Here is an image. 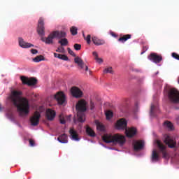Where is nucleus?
Wrapping results in <instances>:
<instances>
[{
	"label": "nucleus",
	"instance_id": "obj_1",
	"mask_svg": "<svg viewBox=\"0 0 179 179\" xmlns=\"http://www.w3.org/2000/svg\"><path fill=\"white\" fill-rule=\"evenodd\" d=\"M23 93L22 91L14 90L11 92L10 96V101L17 108V110L22 117L23 115H27L30 113V104L29 100L26 98H22Z\"/></svg>",
	"mask_w": 179,
	"mask_h": 179
},
{
	"label": "nucleus",
	"instance_id": "obj_2",
	"mask_svg": "<svg viewBox=\"0 0 179 179\" xmlns=\"http://www.w3.org/2000/svg\"><path fill=\"white\" fill-rule=\"evenodd\" d=\"M128 122L124 118H121L117 121L116 129L124 131L125 130L126 136L127 138H134L136 135V129L135 127H131L127 129Z\"/></svg>",
	"mask_w": 179,
	"mask_h": 179
},
{
	"label": "nucleus",
	"instance_id": "obj_3",
	"mask_svg": "<svg viewBox=\"0 0 179 179\" xmlns=\"http://www.w3.org/2000/svg\"><path fill=\"white\" fill-rule=\"evenodd\" d=\"M102 139L106 143H118L120 146H122L126 142L125 136H122L118 134L115 135L105 134L103 136Z\"/></svg>",
	"mask_w": 179,
	"mask_h": 179
},
{
	"label": "nucleus",
	"instance_id": "obj_4",
	"mask_svg": "<svg viewBox=\"0 0 179 179\" xmlns=\"http://www.w3.org/2000/svg\"><path fill=\"white\" fill-rule=\"evenodd\" d=\"M78 121L85 122V113L87 111V102L85 99H80L76 105Z\"/></svg>",
	"mask_w": 179,
	"mask_h": 179
},
{
	"label": "nucleus",
	"instance_id": "obj_5",
	"mask_svg": "<svg viewBox=\"0 0 179 179\" xmlns=\"http://www.w3.org/2000/svg\"><path fill=\"white\" fill-rule=\"evenodd\" d=\"M168 97L171 103H179V92L176 88H171L168 92Z\"/></svg>",
	"mask_w": 179,
	"mask_h": 179
},
{
	"label": "nucleus",
	"instance_id": "obj_6",
	"mask_svg": "<svg viewBox=\"0 0 179 179\" xmlns=\"http://www.w3.org/2000/svg\"><path fill=\"white\" fill-rule=\"evenodd\" d=\"M21 81L22 82V85H27V86H34V85H37V79L34 78H27L26 76L20 77Z\"/></svg>",
	"mask_w": 179,
	"mask_h": 179
},
{
	"label": "nucleus",
	"instance_id": "obj_7",
	"mask_svg": "<svg viewBox=\"0 0 179 179\" xmlns=\"http://www.w3.org/2000/svg\"><path fill=\"white\" fill-rule=\"evenodd\" d=\"M45 28L44 27V18L41 17L38 21V28L37 32L39 36H45Z\"/></svg>",
	"mask_w": 179,
	"mask_h": 179
},
{
	"label": "nucleus",
	"instance_id": "obj_8",
	"mask_svg": "<svg viewBox=\"0 0 179 179\" xmlns=\"http://www.w3.org/2000/svg\"><path fill=\"white\" fill-rule=\"evenodd\" d=\"M71 96L75 99H82L83 97V92L78 87H72L70 90Z\"/></svg>",
	"mask_w": 179,
	"mask_h": 179
},
{
	"label": "nucleus",
	"instance_id": "obj_9",
	"mask_svg": "<svg viewBox=\"0 0 179 179\" xmlns=\"http://www.w3.org/2000/svg\"><path fill=\"white\" fill-rule=\"evenodd\" d=\"M41 117V115L40 114V112H34V115L30 117L31 125H32V127H37V125H38V122H40Z\"/></svg>",
	"mask_w": 179,
	"mask_h": 179
},
{
	"label": "nucleus",
	"instance_id": "obj_10",
	"mask_svg": "<svg viewBox=\"0 0 179 179\" xmlns=\"http://www.w3.org/2000/svg\"><path fill=\"white\" fill-rule=\"evenodd\" d=\"M164 142L166 143V145H168L169 148H171V149H173L176 148V145H177V143L174 141V138L169 135L164 136Z\"/></svg>",
	"mask_w": 179,
	"mask_h": 179
},
{
	"label": "nucleus",
	"instance_id": "obj_11",
	"mask_svg": "<svg viewBox=\"0 0 179 179\" xmlns=\"http://www.w3.org/2000/svg\"><path fill=\"white\" fill-rule=\"evenodd\" d=\"M148 59L152 61L155 64H160L163 61V57L162 55H157L156 53H151L148 56Z\"/></svg>",
	"mask_w": 179,
	"mask_h": 179
},
{
	"label": "nucleus",
	"instance_id": "obj_12",
	"mask_svg": "<svg viewBox=\"0 0 179 179\" xmlns=\"http://www.w3.org/2000/svg\"><path fill=\"white\" fill-rule=\"evenodd\" d=\"M157 145L159 149V151L162 153V157L164 159H169V153H167V151L166 150V145H164L160 141H157Z\"/></svg>",
	"mask_w": 179,
	"mask_h": 179
},
{
	"label": "nucleus",
	"instance_id": "obj_13",
	"mask_svg": "<svg viewBox=\"0 0 179 179\" xmlns=\"http://www.w3.org/2000/svg\"><path fill=\"white\" fill-rule=\"evenodd\" d=\"M55 99L57 100L58 104L62 106V104L65 103V94H64L62 92H57L55 95Z\"/></svg>",
	"mask_w": 179,
	"mask_h": 179
},
{
	"label": "nucleus",
	"instance_id": "obj_14",
	"mask_svg": "<svg viewBox=\"0 0 179 179\" xmlns=\"http://www.w3.org/2000/svg\"><path fill=\"white\" fill-rule=\"evenodd\" d=\"M52 34H53L55 38H58L59 40L66 37V32L64 31H52Z\"/></svg>",
	"mask_w": 179,
	"mask_h": 179
},
{
	"label": "nucleus",
	"instance_id": "obj_15",
	"mask_svg": "<svg viewBox=\"0 0 179 179\" xmlns=\"http://www.w3.org/2000/svg\"><path fill=\"white\" fill-rule=\"evenodd\" d=\"M18 42L20 47H21L22 48H31V47H34V45L24 41L22 38H19Z\"/></svg>",
	"mask_w": 179,
	"mask_h": 179
},
{
	"label": "nucleus",
	"instance_id": "obj_16",
	"mask_svg": "<svg viewBox=\"0 0 179 179\" xmlns=\"http://www.w3.org/2000/svg\"><path fill=\"white\" fill-rule=\"evenodd\" d=\"M54 35L52 34V32H51L47 38L42 37L41 41L43 43H45V44H54Z\"/></svg>",
	"mask_w": 179,
	"mask_h": 179
},
{
	"label": "nucleus",
	"instance_id": "obj_17",
	"mask_svg": "<svg viewBox=\"0 0 179 179\" xmlns=\"http://www.w3.org/2000/svg\"><path fill=\"white\" fill-rule=\"evenodd\" d=\"M145 146V143L143 141H137L134 143V149L136 152L138 150H142Z\"/></svg>",
	"mask_w": 179,
	"mask_h": 179
},
{
	"label": "nucleus",
	"instance_id": "obj_18",
	"mask_svg": "<svg viewBox=\"0 0 179 179\" xmlns=\"http://www.w3.org/2000/svg\"><path fill=\"white\" fill-rule=\"evenodd\" d=\"M69 134L73 141H80V138H79V134H78V132L75 129H73V128L70 129Z\"/></svg>",
	"mask_w": 179,
	"mask_h": 179
},
{
	"label": "nucleus",
	"instance_id": "obj_19",
	"mask_svg": "<svg viewBox=\"0 0 179 179\" xmlns=\"http://www.w3.org/2000/svg\"><path fill=\"white\" fill-rule=\"evenodd\" d=\"M55 111H54L52 109H48L46 110V117L47 120H48L49 121H52V120H54V118H55Z\"/></svg>",
	"mask_w": 179,
	"mask_h": 179
},
{
	"label": "nucleus",
	"instance_id": "obj_20",
	"mask_svg": "<svg viewBox=\"0 0 179 179\" xmlns=\"http://www.w3.org/2000/svg\"><path fill=\"white\" fill-rule=\"evenodd\" d=\"M92 40L95 45H103V44H106V41L104 40L100 39L97 38V36H92Z\"/></svg>",
	"mask_w": 179,
	"mask_h": 179
},
{
	"label": "nucleus",
	"instance_id": "obj_21",
	"mask_svg": "<svg viewBox=\"0 0 179 179\" xmlns=\"http://www.w3.org/2000/svg\"><path fill=\"white\" fill-rule=\"evenodd\" d=\"M159 159H160V156L159 155L156 150H154L152 151V156H151L152 163H157V162H159Z\"/></svg>",
	"mask_w": 179,
	"mask_h": 179
},
{
	"label": "nucleus",
	"instance_id": "obj_22",
	"mask_svg": "<svg viewBox=\"0 0 179 179\" xmlns=\"http://www.w3.org/2000/svg\"><path fill=\"white\" fill-rule=\"evenodd\" d=\"M74 62L76 64H77L81 69H83V68H85V62H83V60L80 57H76L74 59Z\"/></svg>",
	"mask_w": 179,
	"mask_h": 179
},
{
	"label": "nucleus",
	"instance_id": "obj_23",
	"mask_svg": "<svg viewBox=\"0 0 179 179\" xmlns=\"http://www.w3.org/2000/svg\"><path fill=\"white\" fill-rule=\"evenodd\" d=\"M57 141H59L60 143H68V135L66 134H61L57 138Z\"/></svg>",
	"mask_w": 179,
	"mask_h": 179
},
{
	"label": "nucleus",
	"instance_id": "obj_24",
	"mask_svg": "<svg viewBox=\"0 0 179 179\" xmlns=\"http://www.w3.org/2000/svg\"><path fill=\"white\" fill-rule=\"evenodd\" d=\"M131 37H132V35L126 34L119 38L117 41H119V43H125V41H128V40H129Z\"/></svg>",
	"mask_w": 179,
	"mask_h": 179
},
{
	"label": "nucleus",
	"instance_id": "obj_25",
	"mask_svg": "<svg viewBox=\"0 0 179 179\" xmlns=\"http://www.w3.org/2000/svg\"><path fill=\"white\" fill-rule=\"evenodd\" d=\"M164 127L167 128L169 131H173L174 129V125L169 121H165L164 122Z\"/></svg>",
	"mask_w": 179,
	"mask_h": 179
},
{
	"label": "nucleus",
	"instance_id": "obj_26",
	"mask_svg": "<svg viewBox=\"0 0 179 179\" xmlns=\"http://www.w3.org/2000/svg\"><path fill=\"white\" fill-rule=\"evenodd\" d=\"M58 43L60 44V45L62 47H66V45H68V44H69V41H68V39H66V38H62V39H60L58 41Z\"/></svg>",
	"mask_w": 179,
	"mask_h": 179
},
{
	"label": "nucleus",
	"instance_id": "obj_27",
	"mask_svg": "<svg viewBox=\"0 0 179 179\" xmlns=\"http://www.w3.org/2000/svg\"><path fill=\"white\" fill-rule=\"evenodd\" d=\"M86 133L92 138H94V136H96V133H94V131H93V129H92V128H90L89 126H87L86 128Z\"/></svg>",
	"mask_w": 179,
	"mask_h": 179
},
{
	"label": "nucleus",
	"instance_id": "obj_28",
	"mask_svg": "<svg viewBox=\"0 0 179 179\" xmlns=\"http://www.w3.org/2000/svg\"><path fill=\"white\" fill-rule=\"evenodd\" d=\"M156 106L152 104H151L150 111V115L151 117H156V113H155V110H156Z\"/></svg>",
	"mask_w": 179,
	"mask_h": 179
},
{
	"label": "nucleus",
	"instance_id": "obj_29",
	"mask_svg": "<svg viewBox=\"0 0 179 179\" xmlns=\"http://www.w3.org/2000/svg\"><path fill=\"white\" fill-rule=\"evenodd\" d=\"M45 58L43 55L36 56L33 59L34 62H40L41 61H44Z\"/></svg>",
	"mask_w": 179,
	"mask_h": 179
},
{
	"label": "nucleus",
	"instance_id": "obj_30",
	"mask_svg": "<svg viewBox=\"0 0 179 179\" xmlns=\"http://www.w3.org/2000/svg\"><path fill=\"white\" fill-rule=\"evenodd\" d=\"M70 31L72 36H76V34H78V28L76 27H71L70 28Z\"/></svg>",
	"mask_w": 179,
	"mask_h": 179
},
{
	"label": "nucleus",
	"instance_id": "obj_31",
	"mask_svg": "<svg viewBox=\"0 0 179 179\" xmlns=\"http://www.w3.org/2000/svg\"><path fill=\"white\" fill-rule=\"evenodd\" d=\"M96 129H98V131H101V132H103L105 131L106 128L104 127V125H103L102 124L97 123Z\"/></svg>",
	"mask_w": 179,
	"mask_h": 179
},
{
	"label": "nucleus",
	"instance_id": "obj_32",
	"mask_svg": "<svg viewBox=\"0 0 179 179\" xmlns=\"http://www.w3.org/2000/svg\"><path fill=\"white\" fill-rule=\"evenodd\" d=\"M113 67H108L103 70V73H113Z\"/></svg>",
	"mask_w": 179,
	"mask_h": 179
},
{
	"label": "nucleus",
	"instance_id": "obj_33",
	"mask_svg": "<svg viewBox=\"0 0 179 179\" xmlns=\"http://www.w3.org/2000/svg\"><path fill=\"white\" fill-rule=\"evenodd\" d=\"M73 47H74V50H76V51H80V50H82V45H80L79 43H75Z\"/></svg>",
	"mask_w": 179,
	"mask_h": 179
},
{
	"label": "nucleus",
	"instance_id": "obj_34",
	"mask_svg": "<svg viewBox=\"0 0 179 179\" xmlns=\"http://www.w3.org/2000/svg\"><path fill=\"white\" fill-rule=\"evenodd\" d=\"M94 108H96V103H94V102H93L92 100L90 101V110H91V111H93V110H94Z\"/></svg>",
	"mask_w": 179,
	"mask_h": 179
},
{
	"label": "nucleus",
	"instance_id": "obj_35",
	"mask_svg": "<svg viewBox=\"0 0 179 179\" xmlns=\"http://www.w3.org/2000/svg\"><path fill=\"white\" fill-rule=\"evenodd\" d=\"M106 116L107 120H110V118H113V112L111 110L106 111Z\"/></svg>",
	"mask_w": 179,
	"mask_h": 179
},
{
	"label": "nucleus",
	"instance_id": "obj_36",
	"mask_svg": "<svg viewBox=\"0 0 179 179\" xmlns=\"http://www.w3.org/2000/svg\"><path fill=\"white\" fill-rule=\"evenodd\" d=\"M56 52H62V54H64L65 52V48H64L63 46H59V48H57V49L56 50Z\"/></svg>",
	"mask_w": 179,
	"mask_h": 179
},
{
	"label": "nucleus",
	"instance_id": "obj_37",
	"mask_svg": "<svg viewBox=\"0 0 179 179\" xmlns=\"http://www.w3.org/2000/svg\"><path fill=\"white\" fill-rule=\"evenodd\" d=\"M67 51L69 54H70V55H72V57H76V54H75V52H73V51L71 50V48H68Z\"/></svg>",
	"mask_w": 179,
	"mask_h": 179
},
{
	"label": "nucleus",
	"instance_id": "obj_38",
	"mask_svg": "<svg viewBox=\"0 0 179 179\" xmlns=\"http://www.w3.org/2000/svg\"><path fill=\"white\" fill-rule=\"evenodd\" d=\"M91 38H92V36L90 34L87 35L86 38H85V39L86 40L87 44H90V43L92 41Z\"/></svg>",
	"mask_w": 179,
	"mask_h": 179
},
{
	"label": "nucleus",
	"instance_id": "obj_39",
	"mask_svg": "<svg viewBox=\"0 0 179 179\" xmlns=\"http://www.w3.org/2000/svg\"><path fill=\"white\" fill-rule=\"evenodd\" d=\"M172 57L173 58H174L175 59H178V61H179V55L176 53V52H173L172 53Z\"/></svg>",
	"mask_w": 179,
	"mask_h": 179
},
{
	"label": "nucleus",
	"instance_id": "obj_40",
	"mask_svg": "<svg viewBox=\"0 0 179 179\" xmlns=\"http://www.w3.org/2000/svg\"><path fill=\"white\" fill-rule=\"evenodd\" d=\"M29 142L30 146H32V147H33V146H36V143L34 142V140L30 138V139L29 140Z\"/></svg>",
	"mask_w": 179,
	"mask_h": 179
},
{
	"label": "nucleus",
	"instance_id": "obj_41",
	"mask_svg": "<svg viewBox=\"0 0 179 179\" xmlns=\"http://www.w3.org/2000/svg\"><path fill=\"white\" fill-rule=\"evenodd\" d=\"M61 59H62L63 61H68L69 58L67 57L66 55H62Z\"/></svg>",
	"mask_w": 179,
	"mask_h": 179
},
{
	"label": "nucleus",
	"instance_id": "obj_42",
	"mask_svg": "<svg viewBox=\"0 0 179 179\" xmlns=\"http://www.w3.org/2000/svg\"><path fill=\"white\" fill-rule=\"evenodd\" d=\"M95 60L96 61V62H98V64H101L103 62V59L99 57H96Z\"/></svg>",
	"mask_w": 179,
	"mask_h": 179
},
{
	"label": "nucleus",
	"instance_id": "obj_43",
	"mask_svg": "<svg viewBox=\"0 0 179 179\" xmlns=\"http://www.w3.org/2000/svg\"><path fill=\"white\" fill-rule=\"evenodd\" d=\"M92 55L94 57V59L99 58V55L97 54V52H93Z\"/></svg>",
	"mask_w": 179,
	"mask_h": 179
},
{
	"label": "nucleus",
	"instance_id": "obj_44",
	"mask_svg": "<svg viewBox=\"0 0 179 179\" xmlns=\"http://www.w3.org/2000/svg\"><path fill=\"white\" fill-rule=\"evenodd\" d=\"M31 54H38V50H37L36 49H31Z\"/></svg>",
	"mask_w": 179,
	"mask_h": 179
},
{
	"label": "nucleus",
	"instance_id": "obj_45",
	"mask_svg": "<svg viewBox=\"0 0 179 179\" xmlns=\"http://www.w3.org/2000/svg\"><path fill=\"white\" fill-rule=\"evenodd\" d=\"M65 118L64 117H60V124H66Z\"/></svg>",
	"mask_w": 179,
	"mask_h": 179
},
{
	"label": "nucleus",
	"instance_id": "obj_46",
	"mask_svg": "<svg viewBox=\"0 0 179 179\" xmlns=\"http://www.w3.org/2000/svg\"><path fill=\"white\" fill-rule=\"evenodd\" d=\"M59 54H58V53H54V57H55V58H58V55H59Z\"/></svg>",
	"mask_w": 179,
	"mask_h": 179
},
{
	"label": "nucleus",
	"instance_id": "obj_47",
	"mask_svg": "<svg viewBox=\"0 0 179 179\" xmlns=\"http://www.w3.org/2000/svg\"><path fill=\"white\" fill-rule=\"evenodd\" d=\"M85 71L86 72H87V71H89V67H87V66H85Z\"/></svg>",
	"mask_w": 179,
	"mask_h": 179
},
{
	"label": "nucleus",
	"instance_id": "obj_48",
	"mask_svg": "<svg viewBox=\"0 0 179 179\" xmlns=\"http://www.w3.org/2000/svg\"><path fill=\"white\" fill-rule=\"evenodd\" d=\"M62 57V55H61V54H59V55H58V57L57 58H59V59H61V58Z\"/></svg>",
	"mask_w": 179,
	"mask_h": 179
},
{
	"label": "nucleus",
	"instance_id": "obj_49",
	"mask_svg": "<svg viewBox=\"0 0 179 179\" xmlns=\"http://www.w3.org/2000/svg\"><path fill=\"white\" fill-rule=\"evenodd\" d=\"M112 36H113V37H117V34H112Z\"/></svg>",
	"mask_w": 179,
	"mask_h": 179
},
{
	"label": "nucleus",
	"instance_id": "obj_50",
	"mask_svg": "<svg viewBox=\"0 0 179 179\" xmlns=\"http://www.w3.org/2000/svg\"><path fill=\"white\" fill-rule=\"evenodd\" d=\"M143 50H145V51L148 50L147 47H143Z\"/></svg>",
	"mask_w": 179,
	"mask_h": 179
},
{
	"label": "nucleus",
	"instance_id": "obj_51",
	"mask_svg": "<svg viewBox=\"0 0 179 179\" xmlns=\"http://www.w3.org/2000/svg\"><path fill=\"white\" fill-rule=\"evenodd\" d=\"M144 52H141V54H143Z\"/></svg>",
	"mask_w": 179,
	"mask_h": 179
},
{
	"label": "nucleus",
	"instance_id": "obj_52",
	"mask_svg": "<svg viewBox=\"0 0 179 179\" xmlns=\"http://www.w3.org/2000/svg\"><path fill=\"white\" fill-rule=\"evenodd\" d=\"M0 110H1V106H0Z\"/></svg>",
	"mask_w": 179,
	"mask_h": 179
}]
</instances>
